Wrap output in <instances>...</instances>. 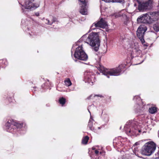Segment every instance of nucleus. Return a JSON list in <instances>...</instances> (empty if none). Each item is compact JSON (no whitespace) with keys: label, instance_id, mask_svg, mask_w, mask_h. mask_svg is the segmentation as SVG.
I'll use <instances>...</instances> for the list:
<instances>
[{"label":"nucleus","instance_id":"f257e3e1","mask_svg":"<svg viewBox=\"0 0 159 159\" xmlns=\"http://www.w3.org/2000/svg\"><path fill=\"white\" fill-rule=\"evenodd\" d=\"M159 18L158 13L155 12H150L143 14L138 18L137 20L139 22L144 23H151Z\"/></svg>","mask_w":159,"mask_h":159},{"label":"nucleus","instance_id":"f03ea898","mask_svg":"<svg viewBox=\"0 0 159 159\" xmlns=\"http://www.w3.org/2000/svg\"><path fill=\"white\" fill-rule=\"evenodd\" d=\"M85 42L91 46L94 47V50L98 51L100 46V40L98 33H92L89 34Z\"/></svg>","mask_w":159,"mask_h":159},{"label":"nucleus","instance_id":"7ed1b4c3","mask_svg":"<svg viewBox=\"0 0 159 159\" xmlns=\"http://www.w3.org/2000/svg\"><path fill=\"white\" fill-rule=\"evenodd\" d=\"M99 70L103 75H106L108 78H109V75L118 76L119 75L121 71L120 66L116 68L108 70L104 68L103 66H100L99 68Z\"/></svg>","mask_w":159,"mask_h":159},{"label":"nucleus","instance_id":"20e7f679","mask_svg":"<svg viewBox=\"0 0 159 159\" xmlns=\"http://www.w3.org/2000/svg\"><path fill=\"white\" fill-rule=\"evenodd\" d=\"M156 148V145L153 142H148L143 146L141 150V153L144 155L150 156L154 152Z\"/></svg>","mask_w":159,"mask_h":159},{"label":"nucleus","instance_id":"39448f33","mask_svg":"<svg viewBox=\"0 0 159 159\" xmlns=\"http://www.w3.org/2000/svg\"><path fill=\"white\" fill-rule=\"evenodd\" d=\"M74 56L75 58L82 61H86L88 58L87 55L81 46H79L76 49Z\"/></svg>","mask_w":159,"mask_h":159},{"label":"nucleus","instance_id":"423d86ee","mask_svg":"<svg viewBox=\"0 0 159 159\" xmlns=\"http://www.w3.org/2000/svg\"><path fill=\"white\" fill-rule=\"evenodd\" d=\"M147 30V28L145 25H141L138 28L137 31V35L143 43H145L143 36L145 32Z\"/></svg>","mask_w":159,"mask_h":159},{"label":"nucleus","instance_id":"0eeeda50","mask_svg":"<svg viewBox=\"0 0 159 159\" xmlns=\"http://www.w3.org/2000/svg\"><path fill=\"white\" fill-rule=\"evenodd\" d=\"M32 1L30 0H25L23 7L25 9L30 10L35 9L39 7V3H34Z\"/></svg>","mask_w":159,"mask_h":159},{"label":"nucleus","instance_id":"6e6552de","mask_svg":"<svg viewBox=\"0 0 159 159\" xmlns=\"http://www.w3.org/2000/svg\"><path fill=\"white\" fill-rule=\"evenodd\" d=\"M107 26V22L106 21L101 18L98 22L93 23L91 26L92 29L94 30L96 28H105Z\"/></svg>","mask_w":159,"mask_h":159},{"label":"nucleus","instance_id":"1a4fd4ad","mask_svg":"<svg viewBox=\"0 0 159 159\" xmlns=\"http://www.w3.org/2000/svg\"><path fill=\"white\" fill-rule=\"evenodd\" d=\"M152 1L148 0V1L139 3L138 9L140 11H143L146 9H150L151 8Z\"/></svg>","mask_w":159,"mask_h":159},{"label":"nucleus","instance_id":"9d476101","mask_svg":"<svg viewBox=\"0 0 159 159\" xmlns=\"http://www.w3.org/2000/svg\"><path fill=\"white\" fill-rule=\"evenodd\" d=\"M132 49L131 54L137 56L139 54L140 50L139 49V45L137 43H134L131 46Z\"/></svg>","mask_w":159,"mask_h":159},{"label":"nucleus","instance_id":"9b49d317","mask_svg":"<svg viewBox=\"0 0 159 159\" xmlns=\"http://www.w3.org/2000/svg\"><path fill=\"white\" fill-rule=\"evenodd\" d=\"M86 5H81L80 9V12L82 15H86L87 14Z\"/></svg>","mask_w":159,"mask_h":159},{"label":"nucleus","instance_id":"f8f14e48","mask_svg":"<svg viewBox=\"0 0 159 159\" xmlns=\"http://www.w3.org/2000/svg\"><path fill=\"white\" fill-rule=\"evenodd\" d=\"M88 127L89 128L90 130L95 132V130L94 128V127H93V122L92 121L90 120H89V121L88 123Z\"/></svg>","mask_w":159,"mask_h":159},{"label":"nucleus","instance_id":"ddd939ff","mask_svg":"<svg viewBox=\"0 0 159 159\" xmlns=\"http://www.w3.org/2000/svg\"><path fill=\"white\" fill-rule=\"evenodd\" d=\"M65 85L68 87L71 85V83L69 79H67L66 80L64 81Z\"/></svg>","mask_w":159,"mask_h":159},{"label":"nucleus","instance_id":"4468645a","mask_svg":"<svg viewBox=\"0 0 159 159\" xmlns=\"http://www.w3.org/2000/svg\"><path fill=\"white\" fill-rule=\"evenodd\" d=\"M154 30L156 31H159V22L153 25Z\"/></svg>","mask_w":159,"mask_h":159},{"label":"nucleus","instance_id":"2eb2a0df","mask_svg":"<svg viewBox=\"0 0 159 159\" xmlns=\"http://www.w3.org/2000/svg\"><path fill=\"white\" fill-rule=\"evenodd\" d=\"M89 139V137L88 136L85 137L82 140V143L84 144H86Z\"/></svg>","mask_w":159,"mask_h":159},{"label":"nucleus","instance_id":"dca6fc26","mask_svg":"<svg viewBox=\"0 0 159 159\" xmlns=\"http://www.w3.org/2000/svg\"><path fill=\"white\" fill-rule=\"evenodd\" d=\"M149 111L151 114H153L156 112L157 109L155 107H151L149 109Z\"/></svg>","mask_w":159,"mask_h":159},{"label":"nucleus","instance_id":"f3484780","mask_svg":"<svg viewBox=\"0 0 159 159\" xmlns=\"http://www.w3.org/2000/svg\"><path fill=\"white\" fill-rule=\"evenodd\" d=\"M59 102L60 104L63 105L66 102V99L63 98H62L59 99Z\"/></svg>","mask_w":159,"mask_h":159},{"label":"nucleus","instance_id":"a211bd4d","mask_svg":"<svg viewBox=\"0 0 159 159\" xmlns=\"http://www.w3.org/2000/svg\"><path fill=\"white\" fill-rule=\"evenodd\" d=\"M80 2V4L81 5H86V0H79Z\"/></svg>","mask_w":159,"mask_h":159},{"label":"nucleus","instance_id":"6ab92c4d","mask_svg":"<svg viewBox=\"0 0 159 159\" xmlns=\"http://www.w3.org/2000/svg\"><path fill=\"white\" fill-rule=\"evenodd\" d=\"M17 128H21L22 127V124H20L18 123H16L14 124Z\"/></svg>","mask_w":159,"mask_h":159},{"label":"nucleus","instance_id":"aec40b11","mask_svg":"<svg viewBox=\"0 0 159 159\" xmlns=\"http://www.w3.org/2000/svg\"><path fill=\"white\" fill-rule=\"evenodd\" d=\"M46 21L45 22L46 24L50 25H52V23L54 22V21H53L51 22H50L49 20L48 19H47L46 20Z\"/></svg>","mask_w":159,"mask_h":159},{"label":"nucleus","instance_id":"412c9836","mask_svg":"<svg viewBox=\"0 0 159 159\" xmlns=\"http://www.w3.org/2000/svg\"><path fill=\"white\" fill-rule=\"evenodd\" d=\"M102 1H104L105 2H113L115 1V0H102Z\"/></svg>","mask_w":159,"mask_h":159},{"label":"nucleus","instance_id":"4be33fe9","mask_svg":"<svg viewBox=\"0 0 159 159\" xmlns=\"http://www.w3.org/2000/svg\"><path fill=\"white\" fill-rule=\"evenodd\" d=\"M115 1L113 2H124V0H115Z\"/></svg>","mask_w":159,"mask_h":159},{"label":"nucleus","instance_id":"5701e85b","mask_svg":"<svg viewBox=\"0 0 159 159\" xmlns=\"http://www.w3.org/2000/svg\"><path fill=\"white\" fill-rule=\"evenodd\" d=\"M94 152L96 156H98L99 152V151L98 150H95Z\"/></svg>","mask_w":159,"mask_h":159},{"label":"nucleus","instance_id":"b1692460","mask_svg":"<svg viewBox=\"0 0 159 159\" xmlns=\"http://www.w3.org/2000/svg\"><path fill=\"white\" fill-rule=\"evenodd\" d=\"M139 144V143L138 142H137L135 143L134 145V146L137 145Z\"/></svg>","mask_w":159,"mask_h":159},{"label":"nucleus","instance_id":"393cba45","mask_svg":"<svg viewBox=\"0 0 159 159\" xmlns=\"http://www.w3.org/2000/svg\"><path fill=\"white\" fill-rule=\"evenodd\" d=\"M9 124V125H10V124L9 123H7L6 124L7 125H8Z\"/></svg>","mask_w":159,"mask_h":159},{"label":"nucleus","instance_id":"a878e982","mask_svg":"<svg viewBox=\"0 0 159 159\" xmlns=\"http://www.w3.org/2000/svg\"><path fill=\"white\" fill-rule=\"evenodd\" d=\"M86 36V35L84 36H83V38H85V37Z\"/></svg>","mask_w":159,"mask_h":159},{"label":"nucleus","instance_id":"bb28decb","mask_svg":"<svg viewBox=\"0 0 159 159\" xmlns=\"http://www.w3.org/2000/svg\"><path fill=\"white\" fill-rule=\"evenodd\" d=\"M39 15V14H36V15L37 16H38Z\"/></svg>","mask_w":159,"mask_h":159},{"label":"nucleus","instance_id":"cd10ccee","mask_svg":"<svg viewBox=\"0 0 159 159\" xmlns=\"http://www.w3.org/2000/svg\"><path fill=\"white\" fill-rule=\"evenodd\" d=\"M101 153H102V152H100V154H101Z\"/></svg>","mask_w":159,"mask_h":159},{"label":"nucleus","instance_id":"c85d7f7f","mask_svg":"<svg viewBox=\"0 0 159 159\" xmlns=\"http://www.w3.org/2000/svg\"><path fill=\"white\" fill-rule=\"evenodd\" d=\"M30 1H34V0H30Z\"/></svg>","mask_w":159,"mask_h":159},{"label":"nucleus","instance_id":"c756f323","mask_svg":"<svg viewBox=\"0 0 159 159\" xmlns=\"http://www.w3.org/2000/svg\"><path fill=\"white\" fill-rule=\"evenodd\" d=\"M22 10H23V8H22Z\"/></svg>","mask_w":159,"mask_h":159},{"label":"nucleus","instance_id":"7c9ffc66","mask_svg":"<svg viewBox=\"0 0 159 159\" xmlns=\"http://www.w3.org/2000/svg\"><path fill=\"white\" fill-rule=\"evenodd\" d=\"M88 82H89V80H88Z\"/></svg>","mask_w":159,"mask_h":159}]
</instances>
